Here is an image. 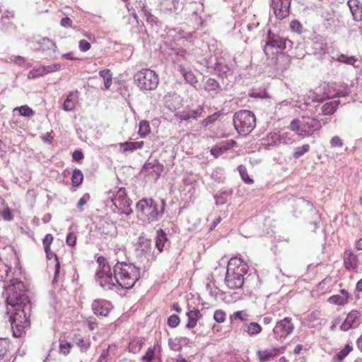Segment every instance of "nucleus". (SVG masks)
Here are the masks:
<instances>
[{"label":"nucleus","instance_id":"33","mask_svg":"<svg viewBox=\"0 0 362 362\" xmlns=\"http://www.w3.org/2000/svg\"><path fill=\"white\" fill-rule=\"evenodd\" d=\"M83 180V175L81 170L74 169L72 173L71 182L74 187H78L81 185Z\"/></svg>","mask_w":362,"mask_h":362},{"label":"nucleus","instance_id":"6","mask_svg":"<svg viewBox=\"0 0 362 362\" xmlns=\"http://www.w3.org/2000/svg\"><path fill=\"white\" fill-rule=\"evenodd\" d=\"M134 83L143 92L155 90L159 83V77L156 72L151 69H142L133 76Z\"/></svg>","mask_w":362,"mask_h":362},{"label":"nucleus","instance_id":"49","mask_svg":"<svg viewBox=\"0 0 362 362\" xmlns=\"http://www.w3.org/2000/svg\"><path fill=\"white\" fill-rule=\"evenodd\" d=\"M214 319L217 322H223L226 320V313L222 310H216L214 314Z\"/></svg>","mask_w":362,"mask_h":362},{"label":"nucleus","instance_id":"64","mask_svg":"<svg viewBox=\"0 0 362 362\" xmlns=\"http://www.w3.org/2000/svg\"><path fill=\"white\" fill-rule=\"evenodd\" d=\"M72 21L69 17L62 18L60 24L62 26L69 28L71 26Z\"/></svg>","mask_w":362,"mask_h":362},{"label":"nucleus","instance_id":"42","mask_svg":"<svg viewBox=\"0 0 362 362\" xmlns=\"http://www.w3.org/2000/svg\"><path fill=\"white\" fill-rule=\"evenodd\" d=\"M229 148L228 146H216L211 148L210 153L215 158H218L219 156L222 155L226 150Z\"/></svg>","mask_w":362,"mask_h":362},{"label":"nucleus","instance_id":"2","mask_svg":"<svg viewBox=\"0 0 362 362\" xmlns=\"http://www.w3.org/2000/svg\"><path fill=\"white\" fill-rule=\"evenodd\" d=\"M166 203L165 199L158 198H143L136 206L137 216L139 220L147 224L158 221L163 216Z\"/></svg>","mask_w":362,"mask_h":362},{"label":"nucleus","instance_id":"29","mask_svg":"<svg viewBox=\"0 0 362 362\" xmlns=\"http://www.w3.org/2000/svg\"><path fill=\"white\" fill-rule=\"evenodd\" d=\"M57 49V45L55 43L47 37H44L40 42V50L42 52L50 51L52 53H55Z\"/></svg>","mask_w":362,"mask_h":362},{"label":"nucleus","instance_id":"60","mask_svg":"<svg viewBox=\"0 0 362 362\" xmlns=\"http://www.w3.org/2000/svg\"><path fill=\"white\" fill-rule=\"evenodd\" d=\"M75 108V102L64 100L63 104V110L65 111H72Z\"/></svg>","mask_w":362,"mask_h":362},{"label":"nucleus","instance_id":"32","mask_svg":"<svg viewBox=\"0 0 362 362\" xmlns=\"http://www.w3.org/2000/svg\"><path fill=\"white\" fill-rule=\"evenodd\" d=\"M141 359L144 362H161L159 358L155 356V347H149Z\"/></svg>","mask_w":362,"mask_h":362},{"label":"nucleus","instance_id":"38","mask_svg":"<svg viewBox=\"0 0 362 362\" xmlns=\"http://www.w3.org/2000/svg\"><path fill=\"white\" fill-rule=\"evenodd\" d=\"M310 148V147L308 144H305L302 146L296 148L293 153V157L295 159L299 158L300 156L308 152Z\"/></svg>","mask_w":362,"mask_h":362},{"label":"nucleus","instance_id":"63","mask_svg":"<svg viewBox=\"0 0 362 362\" xmlns=\"http://www.w3.org/2000/svg\"><path fill=\"white\" fill-rule=\"evenodd\" d=\"M72 158L76 161H80L83 158V153L81 150H75L72 153Z\"/></svg>","mask_w":362,"mask_h":362},{"label":"nucleus","instance_id":"41","mask_svg":"<svg viewBox=\"0 0 362 362\" xmlns=\"http://www.w3.org/2000/svg\"><path fill=\"white\" fill-rule=\"evenodd\" d=\"M238 172L242 177V179L245 181V182L247 184H250L253 182V180L251 179L247 173V169L245 166L240 165L238 167Z\"/></svg>","mask_w":362,"mask_h":362},{"label":"nucleus","instance_id":"28","mask_svg":"<svg viewBox=\"0 0 362 362\" xmlns=\"http://www.w3.org/2000/svg\"><path fill=\"white\" fill-rule=\"evenodd\" d=\"M280 354V351L277 349L272 350H264L259 351L257 354L260 361L264 362L269 360L271 358L277 356Z\"/></svg>","mask_w":362,"mask_h":362},{"label":"nucleus","instance_id":"4","mask_svg":"<svg viewBox=\"0 0 362 362\" xmlns=\"http://www.w3.org/2000/svg\"><path fill=\"white\" fill-rule=\"evenodd\" d=\"M248 272V266L240 258H231L227 265L224 283L230 289H238L243 286L245 275Z\"/></svg>","mask_w":362,"mask_h":362},{"label":"nucleus","instance_id":"46","mask_svg":"<svg viewBox=\"0 0 362 362\" xmlns=\"http://www.w3.org/2000/svg\"><path fill=\"white\" fill-rule=\"evenodd\" d=\"M248 317L249 315L244 310L236 311L230 316L231 318L235 320L238 319L242 322L247 321L248 320Z\"/></svg>","mask_w":362,"mask_h":362},{"label":"nucleus","instance_id":"62","mask_svg":"<svg viewBox=\"0 0 362 362\" xmlns=\"http://www.w3.org/2000/svg\"><path fill=\"white\" fill-rule=\"evenodd\" d=\"M86 323L90 331H93L98 327V323L93 317H89L87 319Z\"/></svg>","mask_w":362,"mask_h":362},{"label":"nucleus","instance_id":"55","mask_svg":"<svg viewBox=\"0 0 362 362\" xmlns=\"http://www.w3.org/2000/svg\"><path fill=\"white\" fill-rule=\"evenodd\" d=\"M90 44L86 40H81L78 42V47L81 52H87L90 49Z\"/></svg>","mask_w":362,"mask_h":362},{"label":"nucleus","instance_id":"17","mask_svg":"<svg viewBox=\"0 0 362 362\" xmlns=\"http://www.w3.org/2000/svg\"><path fill=\"white\" fill-rule=\"evenodd\" d=\"M347 5L355 21H362V4L359 0H349Z\"/></svg>","mask_w":362,"mask_h":362},{"label":"nucleus","instance_id":"21","mask_svg":"<svg viewBox=\"0 0 362 362\" xmlns=\"http://www.w3.org/2000/svg\"><path fill=\"white\" fill-rule=\"evenodd\" d=\"M181 99L177 94L168 95L165 97V105L171 111H175L180 107Z\"/></svg>","mask_w":362,"mask_h":362},{"label":"nucleus","instance_id":"48","mask_svg":"<svg viewBox=\"0 0 362 362\" xmlns=\"http://www.w3.org/2000/svg\"><path fill=\"white\" fill-rule=\"evenodd\" d=\"M90 197L88 193L84 194L77 203V208L80 211L83 210V206L90 200Z\"/></svg>","mask_w":362,"mask_h":362},{"label":"nucleus","instance_id":"40","mask_svg":"<svg viewBox=\"0 0 362 362\" xmlns=\"http://www.w3.org/2000/svg\"><path fill=\"white\" fill-rule=\"evenodd\" d=\"M15 110H18L20 115L24 117H30L34 115V111L26 105H22L20 107H16Z\"/></svg>","mask_w":362,"mask_h":362},{"label":"nucleus","instance_id":"22","mask_svg":"<svg viewBox=\"0 0 362 362\" xmlns=\"http://www.w3.org/2000/svg\"><path fill=\"white\" fill-rule=\"evenodd\" d=\"M188 322L186 325L187 329L194 328L197 323L198 320L202 317V314L198 309L190 310L187 313Z\"/></svg>","mask_w":362,"mask_h":362},{"label":"nucleus","instance_id":"10","mask_svg":"<svg viewBox=\"0 0 362 362\" xmlns=\"http://www.w3.org/2000/svg\"><path fill=\"white\" fill-rule=\"evenodd\" d=\"M293 329L294 326L291 322V318L284 317L283 320L278 321L274 327V337L279 341H283L293 332Z\"/></svg>","mask_w":362,"mask_h":362},{"label":"nucleus","instance_id":"34","mask_svg":"<svg viewBox=\"0 0 362 362\" xmlns=\"http://www.w3.org/2000/svg\"><path fill=\"white\" fill-rule=\"evenodd\" d=\"M232 192L225 190L214 195L216 205H223L226 203L228 198L231 195Z\"/></svg>","mask_w":362,"mask_h":362},{"label":"nucleus","instance_id":"5","mask_svg":"<svg viewBox=\"0 0 362 362\" xmlns=\"http://www.w3.org/2000/svg\"><path fill=\"white\" fill-rule=\"evenodd\" d=\"M322 127L320 122L314 117H302V119H293L289 125L291 131L296 132L298 136L306 137L312 136Z\"/></svg>","mask_w":362,"mask_h":362},{"label":"nucleus","instance_id":"19","mask_svg":"<svg viewBox=\"0 0 362 362\" xmlns=\"http://www.w3.org/2000/svg\"><path fill=\"white\" fill-rule=\"evenodd\" d=\"M344 267L348 270H354L358 267V257L350 250L344 252Z\"/></svg>","mask_w":362,"mask_h":362},{"label":"nucleus","instance_id":"37","mask_svg":"<svg viewBox=\"0 0 362 362\" xmlns=\"http://www.w3.org/2000/svg\"><path fill=\"white\" fill-rule=\"evenodd\" d=\"M328 302L334 305H342L347 303L346 297L341 295H333L328 298Z\"/></svg>","mask_w":362,"mask_h":362},{"label":"nucleus","instance_id":"52","mask_svg":"<svg viewBox=\"0 0 362 362\" xmlns=\"http://www.w3.org/2000/svg\"><path fill=\"white\" fill-rule=\"evenodd\" d=\"M66 243L68 245L74 247L76 244V235L74 233L70 232L67 234Z\"/></svg>","mask_w":362,"mask_h":362},{"label":"nucleus","instance_id":"23","mask_svg":"<svg viewBox=\"0 0 362 362\" xmlns=\"http://www.w3.org/2000/svg\"><path fill=\"white\" fill-rule=\"evenodd\" d=\"M151 243L150 240L146 238H140L139 245L136 247V252L138 255H144L151 252Z\"/></svg>","mask_w":362,"mask_h":362},{"label":"nucleus","instance_id":"51","mask_svg":"<svg viewBox=\"0 0 362 362\" xmlns=\"http://www.w3.org/2000/svg\"><path fill=\"white\" fill-rule=\"evenodd\" d=\"M44 76L42 74V66L33 69L28 74V78H37L40 76Z\"/></svg>","mask_w":362,"mask_h":362},{"label":"nucleus","instance_id":"16","mask_svg":"<svg viewBox=\"0 0 362 362\" xmlns=\"http://www.w3.org/2000/svg\"><path fill=\"white\" fill-rule=\"evenodd\" d=\"M163 171V165L157 160L146 162L142 168V172L145 175H146V173L150 174L151 173H154L156 175V179L160 176V174Z\"/></svg>","mask_w":362,"mask_h":362},{"label":"nucleus","instance_id":"59","mask_svg":"<svg viewBox=\"0 0 362 362\" xmlns=\"http://www.w3.org/2000/svg\"><path fill=\"white\" fill-rule=\"evenodd\" d=\"M171 3L173 4V7L170 8L168 10L170 12H173L177 14L179 13V11L180 10V0H171Z\"/></svg>","mask_w":362,"mask_h":362},{"label":"nucleus","instance_id":"58","mask_svg":"<svg viewBox=\"0 0 362 362\" xmlns=\"http://www.w3.org/2000/svg\"><path fill=\"white\" fill-rule=\"evenodd\" d=\"M216 119L217 116L216 115H209L202 121V124L204 127H206L210 124H212Z\"/></svg>","mask_w":362,"mask_h":362},{"label":"nucleus","instance_id":"25","mask_svg":"<svg viewBox=\"0 0 362 362\" xmlns=\"http://www.w3.org/2000/svg\"><path fill=\"white\" fill-rule=\"evenodd\" d=\"M262 327L257 322L246 323L242 327L243 332H246L250 336H254L259 334L262 332Z\"/></svg>","mask_w":362,"mask_h":362},{"label":"nucleus","instance_id":"18","mask_svg":"<svg viewBox=\"0 0 362 362\" xmlns=\"http://www.w3.org/2000/svg\"><path fill=\"white\" fill-rule=\"evenodd\" d=\"M204 107L201 105L198 106L194 110H189L187 111H182L180 113L179 117L181 120L187 121L191 119H197L199 117H203Z\"/></svg>","mask_w":362,"mask_h":362},{"label":"nucleus","instance_id":"31","mask_svg":"<svg viewBox=\"0 0 362 362\" xmlns=\"http://www.w3.org/2000/svg\"><path fill=\"white\" fill-rule=\"evenodd\" d=\"M99 75L104 79V86L105 89H109L112 85V73L110 69H102L99 71Z\"/></svg>","mask_w":362,"mask_h":362},{"label":"nucleus","instance_id":"30","mask_svg":"<svg viewBox=\"0 0 362 362\" xmlns=\"http://www.w3.org/2000/svg\"><path fill=\"white\" fill-rule=\"evenodd\" d=\"M167 240V235L164 230L163 229L158 230L156 239V246L160 252L163 251V247Z\"/></svg>","mask_w":362,"mask_h":362},{"label":"nucleus","instance_id":"50","mask_svg":"<svg viewBox=\"0 0 362 362\" xmlns=\"http://www.w3.org/2000/svg\"><path fill=\"white\" fill-rule=\"evenodd\" d=\"M72 344L70 342L60 343L59 344V351L64 356H66L69 354L70 349L72 347Z\"/></svg>","mask_w":362,"mask_h":362},{"label":"nucleus","instance_id":"61","mask_svg":"<svg viewBox=\"0 0 362 362\" xmlns=\"http://www.w3.org/2000/svg\"><path fill=\"white\" fill-rule=\"evenodd\" d=\"M146 18L147 22L151 23V25H158L160 23L158 18L153 16L151 13H148Z\"/></svg>","mask_w":362,"mask_h":362},{"label":"nucleus","instance_id":"20","mask_svg":"<svg viewBox=\"0 0 362 362\" xmlns=\"http://www.w3.org/2000/svg\"><path fill=\"white\" fill-rule=\"evenodd\" d=\"M144 141H125L119 143V151L121 153L132 152L135 150L140 149L144 146Z\"/></svg>","mask_w":362,"mask_h":362},{"label":"nucleus","instance_id":"26","mask_svg":"<svg viewBox=\"0 0 362 362\" xmlns=\"http://www.w3.org/2000/svg\"><path fill=\"white\" fill-rule=\"evenodd\" d=\"M178 70L184 77L185 81L195 87V84L198 82V81L194 73L190 70H187L181 65L179 66Z\"/></svg>","mask_w":362,"mask_h":362},{"label":"nucleus","instance_id":"56","mask_svg":"<svg viewBox=\"0 0 362 362\" xmlns=\"http://www.w3.org/2000/svg\"><path fill=\"white\" fill-rule=\"evenodd\" d=\"M53 240L54 238L52 234H47L42 240L44 248H47V250L52 245Z\"/></svg>","mask_w":362,"mask_h":362},{"label":"nucleus","instance_id":"54","mask_svg":"<svg viewBox=\"0 0 362 362\" xmlns=\"http://www.w3.org/2000/svg\"><path fill=\"white\" fill-rule=\"evenodd\" d=\"M9 59H10L11 62H12L16 64H18L20 66H23L26 62L25 59L21 56L13 55V56H11Z\"/></svg>","mask_w":362,"mask_h":362},{"label":"nucleus","instance_id":"24","mask_svg":"<svg viewBox=\"0 0 362 362\" xmlns=\"http://www.w3.org/2000/svg\"><path fill=\"white\" fill-rule=\"evenodd\" d=\"M204 89L215 94L221 93L223 90L219 83L214 78H209L204 84Z\"/></svg>","mask_w":362,"mask_h":362},{"label":"nucleus","instance_id":"3","mask_svg":"<svg viewBox=\"0 0 362 362\" xmlns=\"http://www.w3.org/2000/svg\"><path fill=\"white\" fill-rule=\"evenodd\" d=\"M113 281L122 288L130 289L140 278V269L132 263L117 262L113 266Z\"/></svg>","mask_w":362,"mask_h":362},{"label":"nucleus","instance_id":"13","mask_svg":"<svg viewBox=\"0 0 362 362\" xmlns=\"http://www.w3.org/2000/svg\"><path fill=\"white\" fill-rule=\"evenodd\" d=\"M93 313L98 316L107 317L112 308L111 303L104 299L94 300L91 304Z\"/></svg>","mask_w":362,"mask_h":362},{"label":"nucleus","instance_id":"14","mask_svg":"<svg viewBox=\"0 0 362 362\" xmlns=\"http://www.w3.org/2000/svg\"><path fill=\"white\" fill-rule=\"evenodd\" d=\"M361 313L357 310H351L346 316L344 321L342 322L340 329L346 332L349 329L357 327L360 322Z\"/></svg>","mask_w":362,"mask_h":362},{"label":"nucleus","instance_id":"39","mask_svg":"<svg viewBox=\"0 0 362 362\" xmlns=\"http://www.w3.org/2000/svg\"><path fill=\"white\" fill-rule=\"evenodd\" d=\"M9 346V341L6 338L0 337V359L6 354Z\"/></svg>","mask_w":362,"mask_h":362},{"label":"nucleus","instance_id":"53","mask_svg":"<svg viewBox=\"0 0 362 362\" xmlns=\"http://www.w3.org/2000/svg\"><path fill=\"white\" fill-rule=\"evenodd\" d=\"M330 145L332 148L342 147L344 142L339 136H334L330 140Z\"/></svg>","mask_w":362,"mask_h":362},{"label":"nucleus","instance_id":"9","mask_svg":"<svg viewBox=\"0 0 362 362\" xmlns=\"http://www.w3.org/2000/svg\"><path fill=\"white\" fill-rule=\"evenodd\" d=\"M292 46L293 42L291 40L273 33L269 30L264 46V52L268 57H270L288 47L291 48Z\"/></svg>","mask_w":362,"mask_h":362},{"label":"nucleus","instance_id":"47","mask_svg":"<svg viewBox=\"0 0 362 362\" xmlns=\"http://www.w3.org/2000/svg\"><path fill=\"white\" fill-rule=\"evenodd\" d=\"M338 61L346 64H351L354 66V62L357 61V59L354 57H347L344 54H341L338 57Z\"/></svg>","mask_w":362,"mask_h":362},{"label":"nucleus","instance_id":"35","mask_svg":"<svg viewBox=\"0 0 362 362\" xmlns=\"http://www.w3.org/2000/svg\"><path fill=\"white\" fill-rule=\"evenodd\" d=\"M143 344L144 342L141 339H134L129 344V351L133 354H136L141 350Z\"/></svg>","mask_w":362,"mask_h":362},{"label":"nucleus","instance_id":"57","mask_svg":"<svg viewBox=\"0 0 362 362\" xmlns=\"http://www.w3.org/2000/svg\"><path fill=\"white\" fill-rule=\"evenodd\" d=\"M290 27L293 31H295L297 33H300L302 29V25L297 20H293L290 23Z\"/></svg>","mask_w":362,"mask_h":362},{"label":"nucleus","instance_id":"36","mask_svg":"<svg viewBox=\"0 0 362 362\" xmlns=\"http://www.w3.org/2000/svg\"><path fill=\"white\" fill-rule=\"evenodd\" d=\"M151 132L149 122L146 120H141L139 122L138 134L141 137L146 136Z\"/></svg>","mask_w":362,"mask_h":362},{"label":"nucleus","instance_id":"44","mask_svg":"<svg viewBox=\"0 0 362 362\" xmlns=\"http://www.w3.org/2000/svg\"><path fill=\"white\" fill-rule=\"evenodd\" d=\"M352 350V346L349 344H346L345 346L338 352L337 358L339 361H342Z\"/></svg>","mask_w":362,"mask_h":362},{"label":"nucleus","instance_id":"1","mask_svg":"<svg viewBox=\"0 0 362 362\" xmlns=\"http://www.w3.org/2000/svg\"><path fill=\"white\" fill-rule=\"evenodd\" d=\"M23 282L17 279L6 288V313L10 315L9 321L14 337H20L25 327L29 326L30 300L22 290Z\"/></svg>","mask_w":362,"mask_h":362},{"label":"nucleus","instance_id":"43","mask_svg":"<svg viewBox=\"0 0 362 362\" xmlns=\"http://www.w3.org/2000/svg\"><path fill=\"white\" fill-rule=\"evenodd\" d=\"M74 341L76 345L81 349L82 351H86L90 344L89 341H86L82 337L78 338L76 337Z\"/></svg>","mask_w":362,"mask_h":362},{"label":"nucleus","instance_id":"8","mask_svg":"<svg viewBox=\"0 0 362 362\" xmlns=\"http://www.w3.org/2000/svg\"><path fill=\"white\" fill-rule=\"evenodd\" d=\"M98 269L95 272V279L96 282L104 290H112L116 286L113 281L111 266L109 264L107 259L103 256H100L97 259Z\"/></svg>","mask_w":362,"mask_h":362},{"label":"nucleus","instance_id":"12","mask_svg":"<svg viewBox=\"0 0 362 362\" xmlns=\"http://www.w3.org/2000/svg\"><path fill=\"white\" fill-rule=\"evenodd\" d=\"M291 0H272V8L276 17L282 20L290 14Z\"/></svg>","mask_w":362,"mask_h":362},{"label":"nucleus","instance_id":"15","mask_svg":"<svg viewBox=\"0 0 362 362\" xmlns=\"http://www.w3.org/2000/svg\"><path fill=\"white\" fill-rule=\"evenodd\" d=\"M206 66L208 69L216 71L219 75H227L228 72L230 71L228 66L216 57H211L207 60Z\"/></svg>","mask_w":362,"mask_h":362},{"label":"nucleus","instance_id":"27","mask_svg":"<svg viewBox=\"0 0 362 362\" xmlns=\"http://www.w3.org/2000/svg\"><path fill=\"white\" fill-rule=\"evenodd\" d=\"M339 104V100H332L325 103L321 107L322 114L324 115H332L337 110Z\"/></svg>","mask_w":362,"mask_h":362},{"label":"nucleus","instance_id":"45","mask_svg":"<svg viewBox=\"0 0 362 362\" xmlns=\"http://www.w3.org/2000/svg\"><path fill=\"white\" fill-rule=\"evenodd\" d=\"M180 322V317L177 315H171L168 317L167 324L171 328L177 327Z\"/></svg>","mask_w":362,"mask_h":362},{"label":"nucleus","instance_id":"11","mask_svg":"<svg viewBox=\"0 0 362 362\" xmlns=\"http://www.w3.org/2000/svg\"><path fill=\"white\" fill-rule=\"evenodd\" d=\"M113 204L122 212L129 214L132 212L131 209L132 200L127 197V192L124 187H120L117 191L116 194L112 198Z\"/></svg>","mask_w":362,"mask_h":362},{"label":"nucleus","instance_id":"7","mask_svg":"<svg viewBox=\"0 0 362 362\" xmlns=\"http://www.w3.org/2000/svg\"><path fill=\"white\" fill-rule=\"evenodd\" d=\"M234 127L240 135H248L256 127L255 114L247 110L236 112L233 117Z\"/></svg>","mask_w":362,"mask_h":362}]
</instances>
